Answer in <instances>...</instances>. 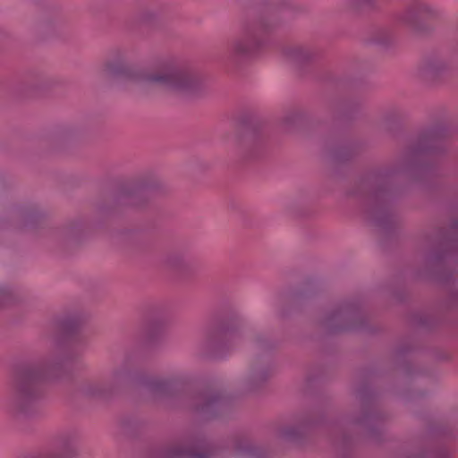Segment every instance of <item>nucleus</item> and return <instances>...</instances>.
<instances>
[{
  "label": "nucleus",
  "instance_id": "nucleus-21",
  "mask_svg": "<svg viewBox=\"0 0 458 458\" xmlns=\"http://www.w3.org/2000/svg\"><path fill=\"white\" fill-rule=\"evenodd\" d=\"M317 51L309 46L294 45L284 48V55L288 62L296 66L307 64L317 56Z\"/></svg>",
  "mask_w": 458,
  "mask_h": 458
},
{
  "label": "nucleus",
  "instance_id": "nucleus-29",
  "mask_svg": "<svg viewBox=\"0 0 458 458\" xmlns=\"http://www.w3.org/2000/svg\"><path fill=\"white\" fill-rule=\"evenodd\" d=\"M378 420L379 415L377 413L372 411H365L361 418L355 420L353 422L355 424L365 426L372 433V427L376 425Z\"/></svg>",
  "mask_w": 458,
  "mask_h": 458
},
{
  "label": "nucleus",
  "instance_id": "nucleus-4",
  "mask_svg": "<svg viewBox=\"0 0 458 458\" xmlns=\"http://www.w3.org/2000/svg\"><path fill=\"white\" fill-rule=\"evenodd\" d=\"M419 242L426 250L424 265L428 273L442 284L453 283L458 267V220H454L448 230L424 233Z\"/></svg>",
  "mask_w": 458,
  "mask_h": 458
},
{
  "label": "nucleus",
  "instance_id": "nucleus-38",
  "mask_svg": "<svg viewBox=\"0 0 458 458\" xmlns=\"http://www.w3.org/2000/svg\"><path fill=\"white\" fill-rule=\"evenodd\" d=\"M455 51L458 53V41H457V44H456V47H455Z\"/></svg>",
  "mask_w": 458,
  "mask_h": 458
},
{
  "label": "nucleus",
  "instance_id": "nucleus-18",
  "mask_svg": "<svg viewBox=\"0 0 458 458\" xmlns=\"http://www.w3.org/2000/svg\"><path fill=\"white\" fill-rule=\"evenodd\" d=\"M224 402V396L216 387L202 385V423L216 418L219 414Z\"/></svg>",
  "mask_w": 458,
  "mask_h": 458
},
{
  "label": "nucleus",
  "instance_id": "nucleus-28",
  "mask_svg": "<svg viewBox=\"0 0 458 458\" xmlns=\"http://www.w3.org/2000/svg\"><path fill=\"white\" fill-rule=\"evenodd\" d=\"M409 458H452V456L445 448L431 447L423 449L417 454Z\"/></svg>",
  "mask_w": 458,
  "mask_h": 458
},
{
  "label": "nucleus",
  "instance_id": "nucleus-33",
  "mask_svg": "<svg viewBox=\"0 0 458 458\" xmlns=\"http://www.w3.org/2000/svg\"><path fill=\"white\" fill-rule=\"evenodd\" d=\"M269 375L270 373L267 369H254L252 370L251 379L255 383L263 382L269 377Z\"/></svg>",
  "mask_w": 458,
  "mask_h": 458
},
{
  "label": "nucleus",
  "instance_id": "nucleus-6",
  "mask_svg": "<svg viewBox=\"0 0 458 458\" xmlns=\"http://www.w3.org/2000/svg\"><path fill=\"white\" fill-rule=\"evenodd\" d=\"M164 181L153 172L141 174L120 186L116 192L97 204L98 210L105 215L116 212L123 207L143 208L149 201L148 193L163 191Z\"/></svg>",
  "mask_w": 458,
  "mask_h": 458
},
{
  "label": "nucleus",
  "instance_id": "nucleus-25",
  "mask_svg": "<svg viewBox=\"0 0 458 458\" xmlns=\"http://www.w3.org/2000/svg\"><path fill=\"white\" fill-rule=\"evenodd\" d=\"M160 15L161 10L157 5H146L138 10L136 20L140 24L152 25L158 21Z\"/></svg>",
  "mask_w": 458,
  "mask_h": 458
},
{
  "label": "nucleus",
  "instance_id": "nucleus-17",
  "mask_svg": "<svg viewBox=\"0 0 458 458\" xmlns=\"http://www.w3.org/2000/svg\"><path fill=\"white\" fill-rule=\"evenodd\" d=\"M114 242L131 253H140L148 249V242L143 233L137 229L123 228L114 235Z\"/></svg>",
  "mask_w": 458,
  "mask_h": 458
},
{
  "label": "nucleus",
  "instance_id": "nucleus-24",
  "mask_svg": "<svg viewBox=\"0 0 458 458\" xmlns=\"http://www.w3.org/2000/svg\"><path fill=\"white\" fill-rule=\"evenodd\" d=\"M316 422L313 419L308 417L302 420L298 426H290L281 431L284 438L289 441H299L301 439L304 432L315 425Z\"/></svg>",
  "mask_w": 458,
  "mask_h": 458
},
{
  "label": "nucleus",
  "instance_id": "nucleus-8",
  "mask_svg": "<svg viewBox=\"0 0 458 458\" xmlns=\"http://www.w3.org/2000/svg\"><path fill=\"white\" fill-rule=\"evenodd\" d=\"M275 27L266 16L249 18L242 21L238 35L229 44V57L238 64L255 55L264 44V35Z\"/></svg>",
  "mask_w": 458,
  "mask_h": 458
},
{
  "label": "nucleus",
  "instance_id": "nucleus-14",
  "mask_svg": "<svg viewBox=\"0 0 458 458\" xmlns=\"http://www.w3.org/2000/svg\"><path fill=\"white\" fill-rule=\"evenodd\" d=\"M67 22L66 16L59 9L47 10L33 23V30L42 36L55 35Z\"/></svg>",
  "mask_w": 458,
  "mask_h": 458
},
{
  "label": "nucleus",
  "instance_id": "nucleus-9",
  "mask_svg": "<svg viewBox=\"0 0 458 458\" xmlns=\"http://www.w3.org/2000/svg\"><path fill=\"white\" fill-rule=\"evenodd\" d=\"M151 458H200V427L194 424L165 444Z\"/></svg>",
  "mask_w": 458,
  "mask_h": 458
},
{
  "label": "nucleus",
  "instance_id": "nucleus-23",
  "mask_svg": "<svg viewBox=\"0 0 458 458\" xmlns=\"http://www.w3.org/2000/svg\"><path fill=\"white\" fill-rule=\"evenodd\" d=\"M84 230V225L80 220L68 222L57 231L59 238L64 242L62 244H73L77 242Z\"/></svg>",
  "mask_w": 458,
  "mask_h": 458
},
{
  "label": "nucleus",
  "instance_id": "nucleus-13",
  "mask_svg": "<svg viewBox=\"0 0 458 458\" xmlns=\"http://www.w3.org/2000/svg\"><path fill=\"white\" fill-rule=\"evenodd\" d=\"M142 338L149 346L162 343L165 335V318L160 306H151L141 330Z\"/></svg>",
  "mask_w": 458,
  "mask_h": 458
},
{
  "label": "nucleus",
  "instance_id": "nucleus-31",
  "mask_svg": "<svg viewBox=\"0 0 458 458\" xmlns=\"http://www.w3.org/2000/svg\"><path fill=\"white\" fill-rule=\"evenodd\" d=\"M14 300L13 290L4 285H0V307L13 302Z\"/></svg>",
  "mask_w": 458,
  "mask_h": 458
},
{
  "label": "nucleus",
  "instance_id": "nucleus-36",
  "mask_svg": "<svg viewBox=\"0 0 458 458\" xmlns=\"http://www.w3.org/2000/svg\"><path fill=\"white\" fill-rule=\"evenodd\" d=\"M451 305H458V289H456L454 293L451 294Z\"/></svg>",
  "mask_w": 458,
  "mask_h": 458
},
{
  "label": "nucleus",
  "instance_id": "nucleus-7",
  "mask_svg": "<svg viewBox=\"0 0 458 458\" xmlns=\"http://www.w3.org/2000/svg\"><path fill=\"white\" fill-rule=\"evenodd\" d=\"M131 358L125 355L122 363L99 377H89L77 385V393L81 396L93 400H109L120 394L133 380L130 368Z\"/></svg>",
  "mask_w": 458,
  "mask_h": 458
},
{
  "label": "nucleus",
  "instance_id": "nucleus-27",
  "mask_svg": "<svg viewBox=\"0 0 458 458\" xmlns=\"http://www.w3.org/2000/svg\"><path fill=\"white\" fill-rule=\"evenodd\" d=\"M120 425L123 433L132 435L142 427L143 421L134 416L127 415L122 418Z\"/></svg>",
  "mask_w": 458,
  "mask_h": 458
},
{
  "label": "nucleus",
  "instance_id": "nucleus-34",
  "mask_svg": "<svg viewBox=\"0 0 458 458\" xmlns=\"http://www.w3.org/2000/svg\"><path fill=\"white\" fill-rule=\"evenodd\" d=\"M244 152L246 153L247 151V155L252 157H255V149L259 147V143L253 140H249L247 145H244Z\"/></svg>",
  "mask_w": 458,
  "mask_h": 458
},
{
  "label": "nucleus",
  "instance_id": "nucleus-16",
  "mask_svg": "<svg viewBox=\"0 0 458 458\" xmlns=\"http://www.w3.org/2000/svg\"><path fill=\"white\" fill-rule=\"evenodd\" d=\"M63 84V81L56 76L44 72H31L21 82V89L30 95L46 93Z\"/></svg>",
  "mask_w": 458,
  "mask_h": 458
},
{
  "label": "nucleus",
  "instance_id": "nucleus-2",
  "mask_svg": "<svg viewBox=\"0 0 458 458\" xmlns=\"http://www.w3.org/2000/svg\"><path fill=\"white\" fill-rule=\"evenodd\" d=\"M445 135L446 131L443 127H435L425 131L398 161L369 175L368 182L375 187L366 197L364 203V212L369 221L382 229H387L394 223L391 204L395 196L394 189H397L394 185L395 177L417 167L423 155L442 150V140Z\"/></svg>",
  "mask_w": 458,
  "mask_h": 458
},
{
  "label": "nucleus",
  "instance_id": "nucleus-19",
  "mask_svg": "<svg viewBox=\"0 0 458 458\" xmlns=\"http://www.w3.org/2000/svg\"><path fill=\"white\" fill-rule=\"evenodd\" d=\"M436 13V10L429 4L419 0L406 8L400 19L405 24L418 28L423 20L433 17Z\"/></svg>",
  "mask_w": 458,
  "mask_h": 458
},
{
  "label": "nucleus",
  "instance_id": "nucleus-3",
  "mask_svg": "<svg viewBox=\"0 0 458 458\" xmlns=\"http://www.w3.org/2000/svg\"><path fill=\"white\" fill-rule=\"evenodd\" d=\"M103 73L119 81L162 86L184 99L196 98L199 90L198 74L188 66L172 63L165 64L154 72H143L119 55L105 63Z\"/></svg>",
  "mask_w": 458,
  "mask_h": 458
},
{
  "label": "nucleus",
  "instance_id": "nucleus-12",
  "mask_svg": "<svg viewBox=\"0 0 458 458\" xmlns=\"http://www.w3.org/2000/svg\"><path fill=\"white\" fill-rule=\"evenodd\" d=\"M46 214L36 204L12 206L8 208L5 220L16 228L37 229L42 226Z\"/></svg>",
  "mask_w": 458,
  "mask_h": 458
},
{
  "label": "nucleus",
  "instance_id": "nucleus-22",
  "mask_svg": "<svg viewBox=\"0 0 458 458\" xmlns=\"http://www.w3.org/2000/svg\"><path fill=\"white\" fill-rule=\"evenodd\" d=\"M233 454L238 458H266L261 449L245 438L236 439L233 442Z\"/></svg>",
  "mask_w": 458,
  "mask_h": 458
},
{
  "label": "nucleus",
  "instance_id": "nucleus-30",
  "mask_svg": "<svg viewBox=\"0 0 458 458\" xmlns=\"http://www.w3.org/2000/svg\"><path fill=\"white\" fill-rule=\"evenodd\" d=\"M219 453L220 449L216 445L202 437V458H216Z\"/></svg>",
  "mask_w": 458,
  "mask_h": 458
},
{
  "label": "nucleus",
  "instance_id": "nucleus-15",
  "mask_svg": "<svg viewBox=\"0 0 458 458\" xmlns=\"http://www.w3.org/2000/svg\"><path fill=\"white\" fill-rule=\"evenodd\" d=\"M79 433L74 428L60 431L55 437V451L47 455H37L30 458H72L77 454Z\"/></svg>",
  "mask_w": 458,
  "mask_h": 458
},
{
  "label": "nucleus",
  "instance_id": "nucleus-37",
  "mask_svg": "<svg viewBox=\"0 0 458 458\" xmlns=\"http://www.w3.org/2000/svg\"><path fill=\"white\" fill-rule=\"evenodd\" d=\"M386 34V38L385 39H379V38H377L376 41L378 43V44H381V45H386L390 42L391 40V36L389 35V33L387 32H384Z\"/></svg>",
  "mask_w": 458,
  "mask_h": 458
},
{
  "label": "nucleus",
  "instance_id": "nucleus-5",
  "mask_svg": "<svg viewBox=\"0 0 458 458\" xmlns=\"http://www.w3.org/2000/svg\"><path fill=\"white\" fill-rule=\"evenodd\" d=\"M145 386L155 396L174 399L180 409L190 414L200 411V378L197 372L185 371L167 377H148Z\"/></svg>",
  "mask_w": 458,
  "mask_h": 458
},
{
  "label": "nucleus",
  "instance_id": "nucleus-20",
  "mask_svg": "<svg viewBox=\"0 0 458 458\" xmlns=\"http://www.w3.org/2000/svg\"><path fill=\"white\" fill-rule=\"evenodd\" d=\"M451 68L449 60L441 55H432L428 56L420 67V73L425 79H435Z\"/></svg>",
  "mask_w": 458,
  "mask_h": 458
},
{
  "label": "nucleus",
  "instance_id": "nucleus-26",
  "mask_svg": "<svg viewBox=\"0 0 458 458\" xmlns=\"http://www.w3.org/2000/svg\"><path fill=\"white\" fill-rule=\"evenodd\" d=\"M165 264L173 269L186 273L191 268V262L180 253H172L165 258Z\"/></svg>",
  "mask_w": 458,
  "mask_h": 458
},
{
  "label": "nucleus",
  "instance_id": "nucleus-1",
  "mask_svg": "<svg viewBox=\"0 0 458 458\" xmlns=\"http://www.w3.org/2000/svg\"><path fill=\"white\" fill-rule=\"evenodd\" d=\"M83 317L73 311L61 315L50 324L47 335L53 343L51 352L38 360L21 364L16 369L13 392L6 411L21 419H33L40 414V403L46 396L45 384L68 372V365L77 361L85 348L81 335Z\"/></svg>",
  "mask_w": 458,
  "mask_h": 458
},
{
  "label": "nucleus",
  "instance_id": "nucleus-32",
  "mask_svg": "<svg viewBox=\"0 0 458 458\" xmlns=\"http://www.w3.org/2000/svg\"><path fill=\"white\" fill-rule=\"evenodd\" d=\"M78 133V129L73 125H66L59 130L57 137L60 139H70Z\"/></svg>",
  "mask_w": 458,
  "mask_h": 458
},
{
  "label": "nucleus",
  "instance_id": "nucleus-11",
  "mask_svg": "<svg viewBox=\"0 0 458 458\" xmlns=\"http://www.w3.org/2000/svg\"><path fill=\"white\" fill-rule=\"evenodd\" d=\"M240 337V326L236 321L222 324L208 336L204 356L209 360H219L225 357Z\"/></svg>",
  "mask_w": 458,
  "mask_h": 458
},
{
  "label": "nucleus",
  "instance_id": "nucleus-35",
  "mask_svg": "<svg viewBox=\"0 0 458 458\" xmlns=\"http://www.w3.org/2000/svg\"><path fill=\"white\" fill-rule=\"evenodd\" d=\"M346 1L349 5H354L356 3L370 4L374 2V0H346Z\"/></svg>",
  "mask_w": 458,
  "mask_h": 458
},
{
  "label": "nucleus",
  "instance_id": "nucleus-10",
  "mask_svg": "<svg viewBox=\"0 0 458 458\" xmlns=\"http://www.w3.org/2000/svg\"><path fill=\"white\" fill-rule=\"evenodd\" d=\"M321 324L329 333L358 330L363 327L364 317L358 304L344 301L327 313Z\"/></svg>",
  "mask_w": 458,
  "mask_h": 458
}]
</instances>
